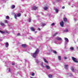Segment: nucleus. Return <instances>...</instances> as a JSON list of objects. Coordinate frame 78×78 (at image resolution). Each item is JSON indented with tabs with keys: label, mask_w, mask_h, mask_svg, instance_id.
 I'll return each mask as SVG.
<instances>
[{
	"label": "nucleus",
	"mask_w": 78,
	"mask_h": 78,
	"mask_svg": "<svg viewBox=\"0 0 78 78\" xmlns=\"http://www.w3.org/2000/svg\"><path fill=\"white\" fill-rule=\"evenodd\" d=\"M64 59H67V57H64Z\"/></svg>",
	"instance_id": "e433bc0d"
},
{
	"label": "nucleus",
	"mask_w": 78,
	"mask_h": 78,
	"mask_svg": "<svg viewBox=\"0 0 78 78\" xmlns=\"http://www.w3.org/2000/svg\"><path fill=\"white\" fill-rule=\"evenodd\" d=\"M0 32L1 33H2V34H5V33H7V34H9V33H10V32H8V31H6L5 32H3V31L0 30Z\"/></svg>",
	"instance_id": "f03ea898"
},
{
	"label": "nucleus",
	"mask_w": 78,
	"mask_h": 78,
	"mask_svg": "<svg viewBox=\"0 0 78 78\" xmlns=\"http://www.w3.org/2000/svg\"><path fill=\"white\" fill-rule=\"evenodd\" d=\"M60 25L62 27H64V22L62 20V21L60 23Z\"/></svg>",
	"instance_id": "39448f33"
},
{
	"label": "nucleus",
	"mask_w": 78,
	"mask_h": 78,
	"mask_svg": "<svg viewBox=\"0 0 78 78\" xmlns=\"http://www.w3.org/2000/svg\"><path fill=\"white\" fill-rule=\"evenodd\" d=\"M48 76L49 78H51L52 77V75H51V74H49L48 75Z\"/></svg>",
	"instance_id": "aec40b11"
},
{
	"label": "nucleus",
	"mask_w": 78,
	"mask_h": 78,
	"mask_svg": "<svg viewBox=\"0 0 78 78\" xmlns=\"http://www.w3.org/2000/svg\"><path fill=\"white\" fill-rule=\"evenodd\" d=\"M65 8V7L64 6H63L62 7V9H64Z\"/></svg>",
	"instance_id": "f704fd0d"
},
{
	"label": "nucleus",
	"mask_w": 78,
	"mask_h": 78,
	"mask_svg": "<svg viewBox=\"0 0 78 78\" xmlns=\"http://www.w3.org/2000/svg\"><path fill=\"white\" fill-rule=\"evenodd\" d=\"M33 10H36V9H37V7L34 6L32 8Z\"/></svg>",
	"instance_id": "9b49d317"
},
{
	"label": "nucleus",
	"mask_w": 78,
	"mask_h": 78,
	"mask_svg": "<svg viewBox=\"0 0 78 78\" xmlns=\"http://www.w3.org/2000/svg\"><path fill=\"white\" fill-rule=\"evenodd\" d=\"M48 7L45 6L44 7V10H45V11H46V10H47V9H48Z\"/></svg>",
	"instance_id": "4468645a"
},
{
	"label": "nucleus",
	"mask_w": 78,
	"mask_h": 78,
	"mask_svg": "<svg viewBox=\"0 0 78 78\" xmlns=\"http://www.w3.org/2000/svg\"><path fill=\"white\" fill-rule=\"evenodd\" d=\"M31 18H29V22H31Z\"/></svg>",
	"instance_id": "c756f323"
},
{
	"label": "nucleus",
	"mask_w": 78,
	"mask_h": 78,
	"mask_svg": "<svg viewBox=\"0 0 78 78\" xmlns=\"http://www.w3.org/2000/svg\"><path fill=\"white\" fill-rule=\"evenodd\" d=\"M58 58L59 60H61V56H58Z\"/></svg>",
	"instance_id": "412c9836"
},
{
	"label": "nucleus",
	"mask_w": 78,
	"mask_h": 78,
	"mask_svg": "<svg viewBox=\"0 0 78 78\" xmlns=\"http://www.w3.org/2000/svg\"><path fill=\"white\" fill-rule=\"evenodd\" d=\"M5 46L6 48H8V47L9 46V43L8 42L6 43Z\"/></svg>",
	"instance_id": "1a4fd4ad"
},
{
	"label": "nucleus",
	"mask_w": 78,
	"mask_h": 78,
	"mask_svg": "<svg viewBox=\"0 0 78 78\" xmlns=\"http://www.w3.org/2000/svg\"><path fill=\"white\" fill-rule=\"evenodd\" d=\"M65 32H66V33L67 32H68V29H66L64 30Z\"/></svg>",
	"instance_id": "5701e85b"
},
{
	"label": "nucleus",
	"mask_w": 78,
	"mask_h": 78,
	"mask_svg": "<svg viewBox=\"0 0 78 78\" xmlns=\"http://www.w3.org/2000/svg\"><path fill=\"white\" fill-rule=\"evenodd\" d=\"M5 23H8V20H5Z\"/></svg>",
	"instance_id": "393cba45"
},
{
	"label": "nucleus",
	"mask_w": 78,
	"mask_h": 78,
	"mask_svg": "<svg viewBox=\"0 0 78 78\" xmlns=\"http://www.w3.org/2000/svg\"><path fill=\"white\" fill-rule=\"evenodd\" d=\"M71 69L72 71L73 72H75V70H74V68L73 67H71Z\"/></svg>",
	"instance_id": "2eb2a0df"
},
{
	"label": "nucleus",
	"mask_w": 78,
	"mask_h": 78,
	"mask_svg": "<svg viewBox=\"0 0 78 78\" xmlns=\"http://www.w3.org/2000/svg\"><path fill=\"white\" fill-rule=\"evenodd\" d=\"M51 25H52V26H54V25H55V23H53L51 24Z\"/></svg>",
	"instance_id": "2f4dec72"
},
{
	"label": "nucleus",
	"mask_w": 78,
	"mask_h": 78,
	"mask_svg": "<svg viewBox=\"0 0 78 78\" xmlns=\"http://www.w3.org/2000/svg\"><path fill=\"white\" fill-rule=\"evenodd\" d=\"M68 66H69V65H66L64 66L65 69H67V68H68Z\"/></svg>",
	"instance_id": "dca6fc26"
},
{
	"label": "nucleus",
	"mask_w": 78,
	"mask_h": 78,
	"mask_svg": "<svg viewBox=\"0 0 78 78\" xmlns=\"http://www.w3.org/2000/svg\"><path fill=\"white\" fill-rule=\"evenodd\" d=\"M26 44H24L22 45V47H23L24 48H25V47H26Z\"/></svg>",
	"instance_id": "a211bd4d"
},
{
	"label": "nucleus",
	"mask_w": 78,
	"mask_h": 78,
	"mask_svg": "<svg viewBox=\"0 0 78 78\" xmlns=\"http://www.w3.org/2000/svg\"><path fill=\"white\" fill-rule=\"evenodd\" d=\"M56 39L58 40V41H61L62 40V38L59 37H57L55 38Z\"/></svg>",
	"instance_id": "0eeeda50"
},
{
	"label": "nucleus",
	"mask_w": 78,
	"mask_h": 78,
	"mask_svg": "<svg viewBox=\"0 0 78 78\" xmlns=\"http://www.w3.org/2000/svg\"><path fill=\"white\" fill-rule=\"evenodd\" d=\"M2 41V40L0 39V41Z\"/></svg>",
	"instance_id": "79ce46f5"
},
{
	"label": "nucleus",
	"mask_w": 78,
	"mask_h": 78,
	"mask_svg": "<svg viewBox=\"0 0 78 78\" xmlns=\"http://www.w3.org/2000/svg\"><path fill=\"white\" fill-rule=\"evenodd\" d=\"M56 1L57 2H59V1H60V0H56Z\"/></svg>",
	"instance_id": "4c0bfd02"
},
{
	"label": "nucleus",
	"mask_w": 78,
	"mask_h": 78,
	"mask_svg": "<svg viewBox=\"0 0 78 78\" xmlns=\"http://www.w3.org/2000/svg\"><path fill=\"white\" fill-rule=\"evenodd\" d=\"M15 64L14 63H13L12 64V65H14Z\"/></svg>",
	"instance_id": "a19ab883"
},
{
	"label": "nucleus",
	"mask_w": 78,
	"mask_h": 78,
	"mask_svg": "<svg viewBox=\"0 0 78 78\" xmlns=\"http://www.w3.org/2000/svg\"><path fill=\"white\" fill-rule=\"evenodd\" d=\"M74 20L75 21H76V20H77V19H74Z\"/></svg>",
	"instance_id": "c9c22d12"
},
{
	"label": "nucleus",
	"mask_w": 78,
	"mask_h": 78,
	"mask_svg": "<svg viewBox=\"0 0 78 78\" xmlns=\"http://www.w3.org/2000/svg\"><path fill=\"white\" fill-rule=\"evenodd\" d=\"M8 26H9V25H8Z\"/></svg>",
	"instance_id": "a18cd8bd"
},
{
	"label": "nucleus",
	"mask_w": 78,
	"mask_h": 78,
	"mask_svg": "<svg viewBox=\"0 0 78 78\" xmlns=\"http://www.w3.org/2000/svg\"><path fill=\"white\" fill-rule=\"evenodd\" d=\"M39 49H37L35 53L31 54V56H33V58H35L36 57L37 55H38V53H39Z\"/></svg>",
	"instance_id": "f257e3e1"
},
{
	"label": "nucleus",
	"mask_w": 78,
	"mask_h": 78,
	"mask_svg": "<svg viewBox=\"0 0 78 78\" xmlns=\"http://www.w3.org/2000/svg\"><path fill=\"white\" fill-rule=\"evenodd\" d=\"M64 40L65 41H66V42H67V43L68 42H69V39H68V38H67L66 37H65L64 38Z\"/></svg>",
	"instance_id": "6e6552de"
},
{
	"label": "nucleus",
	"mask_w": 78,
	"mask_h": 78,
	"mask_svg": "<svg viewBox=\"0 0 78 78\" xmlns=\"http://www.w3.org/2000/svg\"><path fill=\"white\" fill-rule=\"evenodd\" d=\"M30 30H31L32 31H35V29L34 27H31Z\"/></svg>",
	"instance_id": "f8f14e48"
},
{
	"label": "nucleus",
	"mask_w": 78,
	"mask_h": 78,
	"mask_svg": "<svg viewBox=\"0 0 78 78\" xmlns=\"http://www.w3.org/2000/svg\"><path fill=\"white\" fill-rule=\"evenodd\" d=\"M54 9L55 11V13H58V11H59V10H58V9L54 8Z\"/></svg>",
	"instance_id": "423d86ee"
},
{
	"label": "nucleus",
	"mask_w": 78,
	"mask_h": 78,
	"mask_svg": "<svg viewBox=\"0 0 78 78\" xmlns=\"http://www.w3.org/2000/svg\"><path fill=\"white\" fill-rule=\"evenodd\" d=\"M9 72H11V69H10V68H9Z\"/></svg>",
	"instance_id": "72a5a7b5"
},
{
	"label": "nucleus",
	"mask_w": 78,
	"mask_h": 78,
	"mask_svg": "<svg viewBox=\"0 0 78 78\" xmlns=\"http://www.w3.org/2000/svg\"><path fill=\"white\" fill-rule=\"evenodd\" d=\"M43 59L45 62H46V63H48V61H47V60H46V59H45L44 57L43 58Z\"/></svg>",
	"instance_id": "9d476101"
},
{
	"label": "nucleus",
	"mask_w": 78,
	"mask_h": 78,
	"mask_svg": "<svg viewBox=\"0 0 78 78\" xmlns=\"http://www.w3.org/2000/svg\"><path fill=\"white\" fill-rule=\"evenodd\" d=\"M70 50H73V48L71 47L70 48Z\"/></svg>",
	"instance_id": "7c9ffc66"
},
{
	"label": "nucleus",
	"mask_w": 78,
	"mask_h": 78,
	"mask_svg": "<svg viewBox=\"0 0 78 78\" xmlns=\"http://www.w3.org/2000/svg\"><path fill=\"white\" fill-rule=\"evenodd\" d=\"M38 29L39 31H41V29H40V28H38Z\"/></svg>",
	"instance_id": "58836bf2"
},
{
	"label": "nucleus",
	"mask_w": 78,
	"mask_h": 78,
	"mask_svg": "<svg viewBox=\"0 0 78 78\" xmlns=\"http://www.w3.org/2000/svg\"><path fill=\"white\" fill-rule=\"evenodd\" d=\"M35 33H37V32H35Z\"/></svg>",
	"instance_id": "37998d69"
},
{
	"label": "nucleus",
	"mask_w": 78,
	"mask_h": 78,
	"mask_svg": "<svg viewBox=\"0 0 78 78\" xmlns=\"http://www.w3.org/2000/svg\"><path fill=\"white\" fill-rule=\"evenodd\" d=\"M34 73H32V76H34Z\"/></svg>",
	"instance_id": "473e14b6"
},
{
	"label": "nucleus",
	"mask_w": 78,
	"mask_h": 78,
	"mask_svg": "<svg viewBox=\"0 0 78 78\" xmlns=\"http://www.w3.org/2000/svg\"><path fill=\"white\" fill-rule=\"evenodd\" d=\"M19 35H20V34H17V36H19Z\"/></svg>",
	"instance_id": "ea45409f"
},
{
	"label": "nucleus",
	"mask_w": 78,
	"mask_h": 78,
	"mask_svg": "<svg viewBox=\"0 0 78 78\" xmlns=\"http://www.w3.org/2000/svg\"><path fill=\"white\" fill-rule=\"evenodd\" d=\"M11 8L12 9H13L15 8V5H13L11 6Z\"/></svg>",
	"instance_id": "6ab92c4d"
},
{
	"label": "nucleus",
	"mask_w": 78,
	"mask_h": 78,
	"mask_svg": "<svg viewBox=\"0 0 78 78\" xmlns=\"http://www.w3.org/2000/svg\"><path fill=\"white\" fill-rule=\"evenodd\" d=\"M53 52L54 53H55V54H56V53H57L56 51L54 50L53 51Z\"/></svg>",
	"instance_id": "a878e982"
},
{
	"label": "nucleus",
	"mask_w": 78,
	"mask_h": 78,
	"mask_svg": "<svg viewBox=\"0 0 78 78\" xmlns=\"http://www.w3.org/2000/svg\"><path fill=\"white\" fill-rule=\"evenodd\" d=\"M63 20H64V22H67V19L66 18H64L63 19Z\"/></svg>",
	"instance_id": "f3484780"
},
{
	"label": "nucleus",
	"mask_w": 78,
	"mask_h": 78,
	"mask_svg": "<svg viewBox=\"0 0 78 78\" xmlns=\"http://www.w3.org/2000/svg\"><path fill=\"white\" fill-rule=\"evenodd\" d=\"M58 34V33H56L55 34L53 35V36L54 37H55V36H56V35H57V34Z\"/></svg>",
	"instance_id": "b1692460"
},
{
	"label": "nucleus",
	"mask_w": 78,
	"mask_h": 78,
	"mask_svg": "<svg viewBox=\"0 0 78 78\" xmlns=\"http://www.w3.org/2000/svg\"><path fill=\"white\" fill-rule=\"evenodd\" d=\"M36 62L38 64V63H39V61H38V60H37L36 61Z\"/></svg>",
	"instance_id": "bb28decb"
},
{
	"label": "nucleus",
	"mask_w": 78,
	"mask_h": 78,
	"mask_svg": "<svg viewBox=\"0 0 78 78\" xmlns=\"http://www.w3.org/2000/svg\"><path fill=\"white\" fill-rule=\"evenodd\" d=\"M3 1H4V0H2Z\"/></svg>",
	"instance_id": "c03bdc74"
},
{
	"label": "nucleus",
	"mask_w": 78,
	"mask_h": 78,
	"mask_svg": "<svg viewBox=\"0 0 78 78\" xmlns=\"http://www.w3.org/2000/svg\"><path fill=\"white\" fill-rule=\"evenodd\" d=\"M45 25H46V24L43 23L42 24V27H44V26H45Z\"/></svg>",
	"instance_id": "c85d7f7f"
},
{
	"label": "nucleus",
	"mask_w": 78,
	"mask_h": 78,
	"mask_svg": "<svg viewBox=\"0 0 78 78\" xmlns=\"http://www.w3.org/2000/svg\"><path fill=\"white\" fill-rule=\"evenodd\" d=\"M1 25H2V26H5V24H4V23H1Z\"/></svg>",
	"instance_id": "4be33fe9"
},
{
	"label": "nucleus",
	"mask_w": 78,
	"mask_h": 78,
	"mask_svg": "<svg viewBox=\"0 0 78 78\" xmlns=\"http://www.w3.org/2000/svg\"><path fill=\"white\" fill-rule=\"evenodd\" d=\"M31 78H33V77H31Z\"/></svg>",
	"instance_id": "49530a36"
},
{
	"label": "nucleus",
	"mask_w": 78,
	"mask_h": 78,
	"mask_svg": "<svg viewBox=\"0 0 78 78\" xmlns=\"http://www.w3.org/2000/svg\"><path fill=\"white\" fill-rule=\"evenodd\" d=\"M72 60H73V61H74V62H76V63L78 62L77 61V59H76V58H75L72 57Z\"/></svg>",
	"instance_id": "7ed1b4c3"
},
{
	"label": "nucleus",
	"mask_w": 78,
	"mask_h": 78,
	"mask_svg": "<svg viewBox=\"0 0 78 78\" xmlns=\"http://www.w3.org/2000/svg\"><path fill=\"white\" fill-rule=\"evenodd\" d=\"M45 67L47 69H50V67L48 65H46Z\"/></svg>",
	"instance_id": "ddd939ff"
},
{
	"label": "nucleus",
	"mask_w": 78,
	"mask_h": 78,
	"mask_svg": "<svg viewBox=\"0 0 78 78\" xmlns=\"http://www.w3.org/2000/svg\"><path fill=\"white\" fill-rule=\"evenodd\" d=\"M21 16V14L20 13H19L17 14V15H15L14 16L15 18L16 19H17V17H20Z\"/></svg>",
	"instance_id": "20e7f679"
},
{
	"label": "nucleus",
	"mask_w": 78,
	"mask_h": 78,
	"mask_svg": "<svg viewBox=\"0 0 78 78\" xmlns=\"http://www.w3.org/2000/svg\"><path fill=\"white\" fill-rule=\"evenodd\" d=\"M6 18L7 19H9V16H6Z\"/></svg>",
	"instance_id": "cd10ccee"
}]
</instances>
